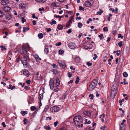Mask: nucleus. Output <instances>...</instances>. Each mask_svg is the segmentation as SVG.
I'll return each instance as SVG.
<instances>
[{
	"instance_id": "1",
	"label": "nucleus",
	"mask_w": 130,
	"mask_h": 130,
	"mask_svg": "<svg viewBox=\"0 0 130 130\" xmlns=\"http://www.w3.org/2000/svg\"><path fill=\"white\" fill-rule=\"evenodd\" d=\"M29 47L28 44H23L20 52L22 57L21 58V60L23 64L24 67L26 68L28 65V61L30 60L27 53L29 50Z\"/></svg>"
},
{
	"instance_id": "2",
	"label": "nucleus",
	"mask_w": 130,
	"mask_h": 130,
	"mask_svg": "<svg viewBox=\"0 0 130 130\" xmlns=\"http://www.w3.org/2000/svg\"><path fill=\"white\" fill-rule=\"evenodd\" d=\"M74 124L76 126L79 127L80 126L82 127L83 122L82 118L80 116H75L73 119Z\"/></svg>"
},
{
	"instance_id": "3",
	"label": "nucleus",
	"mask_w": 130,
	"mask_h": 130,
	"mask_svg": "<svg viewBox=\"0 0 130 130\" xmlns=\"http://www.w3.org/2000/svg\"><path fill=\"white\" fill-rule=\"evenodd\" d=\"M98 80L96 79H94L91 82L89 86V90L91 91L93 90L96 86L97 84Z\"/></svg>"
},
{
	"instance_id": "4",
	"label": "nucleus",
	"mask_w": 130,
	"mask_h": 130,
	"mask_svg": "<svg viewBox=\"0 0 130 130\" xmlns=\"http://www.w3.org/2000/svg\"><path fill=\"white\" fill-rule=\"evenodd\" d=\"M83 47L86 49H90L92 48V45L90 43L87 42L84 44Z\"/></svg>"
},
{
	"instance_id": "5",
	"label": "nucleus",
	"mask_w": 130,
	"mask_h": 130,
	"mask_svg": "<svg viewBox=\"0 0 130 130\" xmlns=\"http://www.w3.org/2000/svg\"><path fill=\"white\" fill-rule=\"evenodd\" d=\"M118 89V87L117 84L113 85L111 88V92H113L117 93Z\"/></svg>"
},
{
	"instance_id": "6",
	"label": "nucleus",
	"mask_w": 130,
	"mask_h": 130,
	"mask_svg": "<svg viewBox=\"0 0 130 130\" xmlns=\"http://www.w3.org/2000/svg\"><path fill=\"white\" fill-rule=\"evenodd\" d=\"M59 110V107L56 106H54L51 107L50 109L51 111L53 112H57Z\"/></svg>"
},
{
	"instance_id": "7",
	"label": "nucleus",
	"mask_w": 130,
	"mask_h": 130,
	"mask_svg": "<svg viewBox=\"0 0 130 130\" xmlns=\"http://www.w3.org/2000/svg\"><path fill=\"white\" fill-rule=\"evenodd\" d=\"M49 85L51 89L52 90L54 85V82L53 80V79H51L50 80Z\"/></svg>"
},
{
	"instance_id": "8",
	"label": "nucleus",
	"mask_w": 130,
	"mask_h": 130,
	"mask_svg": "<svg viewBox=\"0 0 130 130\" xmlns=\"http://www.w3.org/2000/svg\"><path fill=\"white\" fill-rule=\"evenodd\" d=\"M68 46L70 48L72 49H74L76 45L75 43L73 42H71L69 44Z\"/></svg>"
},
{
	"instance_id": "9",
	"label": "nucleus",
	"mask_w": 130,
	"mask_h": 130,
	"mask_svg": "<svg viewBox=\"0 0 130 130\" xmlns=\"http://www.w3.org/2000/svg\"><path fill=\"white\" fill-rule=\"evenodd\" d=\"M85 5L87 7H90L92 6V4L89 1H86L85 3Z\"/></svg>"
},
{
	"instance_id": "10",
	"label": "nucleus",
	"mask_w": 130,
	"mask_h": 130,
	"mask_svg": "<svg viewBox=\"0 0 130 130\" xmlns=\"http://www.w3.org/2000/svg\"><path fill=\"white\" fill-rule=\"evenodd\" d=\"M33 56L38 62H40V61L41 60V58H40L37 54H35L33 55Z\"/></svg>"
},
{
	"instance_id": "11",
	"label": "nucleus",
	"mask_w": 130,
	"mask_h": 130,
	"mask_svg": "<svg viewBox=\"0 0 130 130\" xmlns=\"http://www.w3.org/2000/svg\"><path fill=\"white\" fill-rule=\"evenodd\" d=\"M11 8L10 7L6 6H4L2 7V9L5 12H7L9 11L11 9Z\"/></svg>"
},
{
	"instance_id": "12",
	"label": "nucleus",
	"mask_w": 130,
	"mask_h": 130,
	"mask_svg": "<svg viewBox=\"0 0 130 130\" xmlns=\"http://www.w3.org/2000/svg\"><path fill=\"white\" fill-rule=\"evenodd\" d=\"M9 1L8 0H2L1 1V3L2 5H5L8 4L9 3Z\"/></svg>"
},
{
	"instance_id": "13",
	"label": "nucleus",
	"mask_w": 130,
	"mask_h": 130,
	"mask_svg": "<svg viewBox=\"0 0 130 130\" xmlns=\"http://www.w3.org/2000/svg\"><path fill=\"white\" fill-rule=\"evenodd\" d=\"M54 79L56 81V86H58L60 85V81L59 79L57 77L54 78Z\"/></svg>"
},
{
	"instance_id": "14",
	"label": "nucleus",
	"mask_w": 130,
	"mask_h": 130,
	"mask_svg": "<svg viewBox=\"0 0 130 130\" xmlns=\"http://www.w3.org/2000/svg\"><path fill=\"white\" fill-rule=\"evenodd\" d=\"M84 114L87 116H90L91 115V113L89 111H85L84 112Z\"/></svg>"
},
{
	"instance_id": "15",
	"label": "nucleus",
	"mask_w": 130,
	"mask_h": 130,
	"mask_svg": "<svg viewBox=\"0 0 130 130\" xmlns=\"http://www.w3.org/2000/svg\"><path fill=\"white\" fill-rule=\"evenodd\" d=\"M75 61L76 63H79L80 60V58L78 57H76L75 58Z\"/></svg>"
},
{
	"instance_id": "16",
	"label": "nucleus",
	"mask_w": 130,
	"mask_h": 130,
	"mask_svg": "<svg viewBox=\"0 0 130 130\" xmlns=\"http://www.w3.org/2000/svg\"><path fill=\"white\" fill-rule=\"evenodd\" d=\"M117 93H114L113 92H111V98L112 99H113L115 97Z\"/></svg>"
},
{
	"instance_id": "17",
	"label": "nucleus",
	"mask_w": 130,
	"mask_h": 130,
	"mask_svg": "<svg viewBox=\"0 0 130 130\" xmlns=\"http://www.w3.org/2000/svg\"><path fill=\"white\" fill-rule=\"evenodd\" d=\"M23 74L24 75L26 76L27 77L29 76V72L27 71H23Z\"/></svg>"
},
{
	"instance_id": "18",
	"label": "nucleus",
	"mask_w": 130,
	"mask_h": 130,
	"mask_svg": "<svg viewBox=\"0 0 130 130\" xmlns=\"http://www.w3.org/2000/svg\"><path fill=\"white\" fill-rule=\"evenodd\" d=\"M63 26L60 24H59L57 26V29H58L59 30L62 29H63Z\"/></svg>"
},
{
	"instance_id": "19",
	"label": "nucleus",
	"mask_w": 130,
	"mask_h": 130,
	"mask_svg": "<svg viewBox=\"0 0 130 130\" xmlns=\"http://www.w3.org/2000/svg\"><path fill=\"white\" fill-rule=\"evenodd\" d=\"M59 66L63 68H64L65 66V64L64 62H61L59 63Z\"/></svg>"
},
{
	"instance_id": "20",
	"label": "nucleus",
	"mask_w": 130,
	"mask_h": 130,
	"mask_svg": "<svg viewBox=\"0 0 130 130\" xmlns=\"http://www.w3.org/2000/svg\"><path fill=\"white\" fill-rule=\"evenodd\" d=\"M35 1L37 2H38L40 3H43L45 2L47 0H35Z\"/></svg>"
},
{
	"instance_id": "21",
	"label": "nucleus",
	"mask_w": 130,
	"mask_h": 130,
	"mask_svg": "<svg viewBox=\"0 0 130 130\" xmlns=\"http://www.w3.org/2000/svg\"><path fill=\"white\" fill-rule=\"evenodd\" d=\"M44 128L46 130H50L51 129V128L49 125H48L47 126H44Z\"/></svg>"
},
{
	"instance_id": "22",
	"label": "nucleus",
	"mask_w": 130,
	"mask_h": 130,
	"mask_svg": "<svg viewBox=\"0 0 130 130\" xmlns=\"http://www.w3.org/2000/svg\"><path fill=\"white\" fill-rule=\"evenodd\" d=\"M54 89V91L55 92H57L58 91V88L56 86H54V88H53Z\"/></svg>"
},
{
	"instance_id": "23",
	"label": "nucleus",
	"mask_w": 130,
	"mask_h": 130,
	"mask_svg": "<svg viewBox=\"0 0 130 130\" xmlns=\"http://www.w3.org/2000/svg\"><path fill=\"white\" fill-rule=\"evenodd\" d=\"M21 113L22 114L23 116H24L25 115L27 114V111H22L21 112Z\"/></svg>"
},
{
	"instance_id": "24",
	"label": "nucleus",
	"mask_w": 130,
	"mask_h": 130,
	"mask_svg": "<svg viewBox=\"0 0 130 130\" xmlns=\"http://www.w3.org/2000/svg\"><path fill=\"white\" fill-rule=\"evenodd\" d=\"M38 36L39 38L40 39H41L43 37V34L41 33L39 34H38Z\"/></svg>"
},
{
	"instance_id": "25",
	"label": "nucleus",
	"mask_w": 130,
	"mask_h": 130,
	"mask_svg": "<svg viewBox=\"0 0 130 130\" xmlns=\"http://www.w3.org/2000/svg\"><path fill=\"white\" fill-rule=\"evenodd\" d=\"M48 48H45L44 49V53L45 54H47L48 52Z\"/></svg>"
},
{
	"instance_id": "26",
	"label": "nucleus",
	"mask_w": 130,
	"mask_h": 130,
	"mask_svg": "<svg viewBox=\"0 0 130 130\" xmlns=\"http://www.w3.org/2000/svg\"><path fill=\"white\" fill-rule=\"evenodd\" d=\"M77 26L79 28H81L83 26V24L80 22H79L78 23Z\"/></svg>"
},
{
	"instance_id": "27",
	"label": "nucleus",
	"mask_w": 130,
	"mask_h": 130,
	"mask_svg": "<svg viewBox=\"0 0 130 130\" xmlns=\"http://www.w3.org/2000/svg\"><path fill=\"white\" fill-rule=\"evenodd\" d=\"M49 108V106L48 105H46L45 107L44 110L43 111V112H46L47 110Z\"/></svg>"
},
{
	"instance_id": "28",
	"label": "nucleus",
	"mask_w": 130,
	"mask_h": 130,
	"mask_svg": "<svg viewBox=\"0 0 130 130\" xmlns=\"http://www.w3.org/2000/svg\"><path fill=\"white\" fill-rule=\"evenodd\" d=\"M0 47L1 48V50L2 51L6 50V49L5 46H3V45H1Z\"/></svg>"
},
{
	"instance_id": "29",
	"label": "nucleus",
	"mask_w": 130,
	"mask_h": 130,
	"mask_svg": "<svg viewBox=\"0 0 130 130\" xmlns=\"http://www.w3.org/2000/svg\"><path fill=\"white\" fill-rule=\"evenodd\" d=\"M52 22L50 23L51 25H52L53 24H56V22L53 19L52 20Z\"/></svg>"
},
{
	"instance_id": "30",
	"label": "nucleus",
	"mask_w": 130,
	"mask_h": 130,
	"mask_svg": "<svg viewBox=\"0 0 130 130\" xmlns=\"http://www.w3.org/2000/svg\"><path fill=\"white\" fill-rule=\"evenodd\" d=\"M23 121L24 122V124H25L28 122V119L26 118H24L23 120Z\"/></svg>"
},
{
	"instance_id": "31",
	"label": "nucleus",
	"mask_w": 130,
	"mask_h": 130,
	"mask_svg": "<svg viewBox=\"0 0 130 130\" xmlns=\"http://www.w3.org/2000/svg\"><path fill=\"white\" fill-rule=\"evenodd\" d=\"M123 76L124 77H127L128 76L127 73L126 72H124L123 73Z\"/></svg>"
},
{
	"instance_id": "32",
	"label": "nucleus",
	"mask_w": 130,
	"mask_h": 130,
	"mask_svg": "<svg viewBox=\"0 0 130 130\" xmlns=\"http://www.w3.org/2000/svg\"><path fill=\"white\" fill-rule=\"evenodd\" d=\"M103 36V34H101L100 35H99L98 37L100 38V40H102L104 38Z\"/></svg>"
},
{
	"instance_id": "33",
	"label": "nucleus",
	"mask_w": 130,
	"mask_h": 130,
	"mask_svg": "<svg viewBox=\"0 0 130 130\" xmlns=\"http://www.w3.org/2000/svg\"><path fill=\"white\" fill-rule=\"evenodd\" d=\"M76 79L75 81V83L76 84H77L79 82V78L78 76H77L76 77Z\"/></svg>"
},
{
	"instance_id": "34",
	"label": "nucleus",
	"mask_w": 130,
	"mask_h": 130,
	"mask_svg": "<svg viewBox=\"0 0 130 130\" xmlns=\"http://www.w3.org/2000/svg\"><path fill=\"white\" fill-rule=\"evenodd\" d=\"M100 11H98L97 12V13L96 14H99L100 15L102 13L103 11L101 10V9L100 10Z\"/></svg>"
},
{
	"instance_id": "35",
	"label": "nucleus",
	"mask_w": 130,
	"mask_h": 130,
	"mask_svg": "<svg viewBox=\"0 0 130 130\" xmlns=\"http://www.w3.org/2000/svg\"><path fill=\"white\" fill-rule=\"evenodd\" d=\"M89 97H90V99L92 100L94 97V96L93 94H90L89 95Z\"/></svg>"
},
{
	"instance_id": "36",
	"label": "nucleus",
	"mask_w": 130,
	"mask_h": 130,
	"mask_svg": "<svg viewBox=\"0 0 130 130\" xmlns=\"http://www.w3.org/2000/svg\"><path fill=\"white\" fill-rule=\"evenodd\" d=\"M79 10H80L84 11L85 9L84 7H82L81 6H80L79 7Z\"/></svg>"
},
{
	"instance_id": "37",
	"label": "nucleus",
	"mask_w": 130,
	"mask_h": 130,
	"mask_svg": "<svg viewBox=\"0 0 130 130\" xmlns=\"http://www.w3.org/2000/svg\"><path fill=\"white\" fill-rule=\"evenodd\" d=\"M73 18H74V16H72L71 18H70V19H69V22H70L71 23V24L72 23V20L73 19Z\"/></svg>"
},
{
	"instance_id": "38",
	"label": "nucleus",
	"mask_w": 130,
	"mask_h": 130,
	"mask_svg": "<svg viewBox=\"0 0 130 130\" xmlns=\"http://www.w3.org/2000/svg\"><path fill=\"white\" fill-rule=\"evenodd\" d=\"M59 53L60 54H63L64 52V51L63 50H60L59 51Z\"/></svg>"
},
{
	"instance_id": "39",
	"label": "nucleus",
	"mask_w": 130,
	"mask_h": 130,
	"mask_svg": "<svg viewBox=\"0 0 130 130\" xmlns=\"http://www.w3.org/2000/svg\"><path fill=\"white\" fill-rule=\"evenodd\" d=\"M122 42L121 41L118 43V44L120 47H121L122 45Z\"/></svg>"
},
{
	"instance_id": "40",
	"label": "nucleus",
	"mask_w": 130,
	"mask_h": 130,
	"mask_svg": "<svg viewBox=\"0 0 130 130\" xmlns=\"http://www.w3.org/2000/svg\"><path fill=\"white\" fill-rule=\"evenodd\" d=\"M86 64L88 66H90L92 65V63H91L90 62H87L86 63Z\"/></svg>"
},
{
	"instance_id": "41",
	"label": "nucleus",
	"mask_w": 130,
	"mask_h": 130,
	"mask_svg": "<svg viewBox=\"0 0 130 130\" xmlns=\"http://www.w3.org/2000/svg\"><path fill=\"white\" fill-rule=\"evenodd\" d=\"M43 97V95L42 94H40L39 95V99L41 100Z\"/></svg>"
},
{
	"instance_id": "42",
	"label": "nucleus",
	"mask_w": 130,
	"mask_h": 130,
	"mask_svg": "<svg viewBox=\"0 0 130 130\" xmlns=\"http://www.w3.org/2000/svg\"><path fill=\"white\" fill-rule=\"evenodd\" d=\"M103 30L105 31H108V29L107 27H105L103 28Z\"/></svg>"
},
{
	"instance_id": "43",
	"label": "nucleus",
	"mask_w": 130,
	"mask_h": 130,
	"mask_svg": "<svg viewBox=\"0 0 130 130\" xmlns=\"http://www.w3.org/2000/svg\"><path fill=\"white\" fill-rule=\"evenodd\" d=\"M118 38H121V39H123V36H121V34H118Z\"/></svg>"
},
{
	"instance_id": "44",
	"label": "nucleus",
	"mask_w": 130,
	"mask_h": 130,
	"mask_svg": "<svg viewBox=\"0 0 130 130\" xmlns=\"http://www.w3.org/2000/svg\"><path fill=\"white\" fill-rule=\"evenodd\" d=\"M36 109L35 107V106H32L31 107V109L32 111L35 110Z\"/></svg>"
},
{
	"instance_id": "45",
	"label": "nucleus",
	"mask_w": 130,
	"mask_h": 130,
	"mask_svg": "<svg viewBox=\"0 0 130 130\" xmlns=\"http://www.w3.org/2000/svg\"><path fill=\"white\" fill-rule=\"evenodd\" d=\"M22 23H23L24 22H26V20L24 18V17H22Z\"/></svg>"
},
{
	"instance_id": "46",
	"label": "nucleus",
	"mask_w": 130,
	"mask_h": 130,
	"mask_svg": "<svg viewBox=\"0 0 130 130\" xmlns=\"http://www.w3.org/2000/svg\"><path fill=\"white\" fill-rule=\"evenodd\" d=\"M71 23L69 22H68L67 23V24L66 25V27H68L71 24Z\"/></svg>"
},
{
	"instance_id": "47",
	"label": "nucleus",
	"mask_w": 130,
	"mask_h": 130,
	"mask_svg": "<svg viewBox=\"0 0 130 130\" xmlns=\"http://www.w3.org/2000/svg\"><path fill=\"white\" fill-rule=\"evenodd\" d=\"M52 5L54 7H56L57 6V5L56 4V3H55L53 2L52 3Z\"/></svg>"
},
{
	"instance_id": "48",
	"label": "nucleus",
	"mask_w": 130,
	"mask_h": 130,
	"mask_svg": "<svg viewBox=\"0 0 130 130\" xmlns=\"http://www.w3.org/2000/svg\"><path fill=\"white\" fill-rule=\"evenodd\" d=\"M63 15L62 16H60L59 15H56V18H59V20H60L61 19V18H62L63 17Z\"/></svg>"
},
{
	"instance_id": "49",
	"label": "nucleus",
	"mask_w": 130,
	"mask_h": 130,
	"mask_svg": "<svg viewBox=\"0 0 130 130\" xmlns=\"http://www.w3.org/2000/svg\"><path fill=\"white\" fill-rule=\"evenodd\" d=\"M52 71L54 72L55 74H56L57 73V71L56 70L53 69L52 70Z\"/></svg>"
},
{
	"instance_id": "50",
	"label": "nucleus",
	"mask_w": 130,
	"mask_h": 130,
	"mask_svg": "<svg viewBox=\"0 0 130 130\" xmlns=\"http://www.w3.org/2000/svg\"><path fill=\"white\" fill-rule=\"evenodd\" d=\"M41 99H39V107L42 105V103H41Z\"/></svg>"
},
{
	"instance_id": "51",
	"label": "nucleus",
	"mask_w": 130,
	"mask_h": 130,
	"mask_svg": "<svg viewBox=\"0 0 130 130\" xmlns=\"http://www.w3.org/2000/svg\"><path fill=\"white\" fill-rule=\"evenodd\" d=\"M20 56H19L17 58V62H18L20 60Z\"/></svg>"
},
{
	"instance_id": "52",
	"label": "nucleus",
	"mask_w": 130,
	"mask_h": 130,
	"mask_svg": "<svg viewBox=\"0 0 130 130\" xmlns=\"http://www.w3.org/2000/svg\"><path fill=\"white\" fill-rule=\"evenodd\" d=\"M3 15H4V13H3V12H2L0 10V17H1L3 16Z\"/></svg>"
},
{
	"instance_id": "53",
	"label": "nucleus",
	"mask_w": 130,
	"mask_h": 130,
	"mask_svg": "<svg viewBox=\"0 0 130 130\" xmlns=\"http://www.w3.org/2000/svg\"><path fill=\"white\" fill-rule=\"evenodd\" d=\"M68 77L69 78H70L71 77L72 74L71 73L69 72L68 73Z\"/></svg>"
},
{
	"instance_id": "54",
	"label": "nucleus",
	"mask_w": 130,
	"mask_h": 130,
	"mask_svg": "<svg viewBox=\"0 0 130 130\" xmlns=\"http://www.w3.org/2000/svg\"><path fill=\"white\" fill-rule=\"evenodd\" d=\"M120 50H117V51H116V53H117V56H119V55H120V53H118L119 52H120Z\"/></svg>"
},
{
	"instance_id": "55",
	"label": "nucleus",
	"mask_w": 130,
	"mask_h": 130,
	"mask_svg": "<svg viewBox=\"0 0 130 130\" xmlns=\"http://www.w3.org/2000/svg\"><path fill=\"white\" fill-rule=\"evenodd\" d=\"M61 43L60 42H59L57 43H56L55 45L56 46H59L61 45Z\"/></svg>"
},
{
	"instance_id": "56",
	"label": "nucleus",
	"mask_w": 130,
	"mask_h": 130,
	"mask_svg": "<svg viewBox=\"0 0 130 130\" xmlns=\"http://www.w3.org/2000/svg\"><path fill=\"white\" fill-rule=\"evenodd\" d=\"M71 29H69L67 31V33L68 34H70L72 32Z\"/></svg>"
},
{
	"instance_id": "57",
	"label": "nucleus",
	"mask_w": 130,
	"mask_h": 130,
	"mask_svg": "<svg viewBox=\"0 0 130 130\" xmlns=\"http://www.w3.org/2000/svg\"><path fill=\"white\" fill-rule=\"evenodd\" d=\"M52 66L53 67V68H55L56 67V66H57L56 65V64L54 63L52 64Z\"/></svg>"
},
{
	"instance_id": "58",
	"label": "nucleus",
	"mask_w": 130,
	"mask_h": 130,
	"mask_svg": "<svg viewBox=\"0 0 130 130\" xmlns=\"http://www.w3.org/2000/svg\"><path fill=\"white\" fill-rule=\"evenodd\" d=\"M31 81L30 80H26V83H27L28 84H30Z\"/></svg>"
},
{
	"instance_id": "59",
	"label": "nucleus",
	"mask_w": 130,
	"mask_h": 130,
	"mask_svg": "<svg viewBox=\"0 0 130 130\" xmlns=\"http://www.w3.org/2000/svg\"><path fill=\"white\" fill-rule=\"evenodd\" d=\"M19 84L20 85H22V87H24V86L25 85V83H24L22 84V83H19Z\"/></svg>"
},
{
	"instance_id": "60",
	"label": "nucleus",
	"mask_w": 130,
	"mask_h": 130,
	"mask_svg": "<svg viewBox=\"0 0 130 130\" xmlns=\"http://www.w3.org/2000/svg\"><path fill=\"white\" fill-rule=\"evenodd\" d=\"M126 120L125 119H124L122 121V122L121 123V124L122 125H123L124 124V123L125 122Z\"/></svg>"
},
{
	"instance_id": "61",
	"label": "nucleus",
	"mask_w": 130,
	"mask_h": 130,
	"mask_svg": "<svg viewBox=\"0 0 130 130\" xmlns=\"http://www.w3.org/2000/svg\"><path fill=\"white\" fill-rule=\"evenodd\" d=\"M2 124L3 126L4 127H6V126L5 125V123L4 122H3L2 123Z\"/></svg>"
},
{
	"instance_id": "62",
	"label": "nucleus",
	"mask_w": 130,
	"mask_h": 130,
	"mask_svg": "<svg viewBox=\"0 0 130 130\" xmlns=\"http://www.w3.org/2000/svg\"><path fill=\"white\" fill-rule=\"evenodd\" d=\"M107 57L106 56H105L104 57V58L103 59V61L104 62H105L106 61V60H107Z\"/></svg>"
},
{
	"instance_id": "63",
	"label": "nucleus",
	"mask_w": 130,
	"mask_h": 130,
	"mask_svg": "<svg viewBox=\"0 0 130 130\" xmlns=\"http://www.w3.org/2000/svg\"><path fill=\"white\" fill-rule=\"evenodd\" d=\"M44 8H40L39 9V11H44Z\"/></svg>"
},
{
	"instance_id": "64",
	"label": "nucleus",
	"mask_w": 130,
	"mask_h": 130,
	"mask_svg": "<svg viewBox=\"0 0 130 130\" xmlns=\"http://www.w3.org/2000/svg\"><path fill=\"white\" fill-rule=\"evenodd\" d=\"M26 27H23V32H25L26 30Z\"/></svg>"
}]
</instances>
